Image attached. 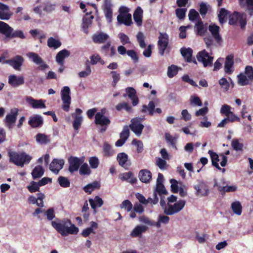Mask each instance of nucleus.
I'll return each instance as SVG.
<instances>
[{"label": "nucleus", "mask_w": 253, "mask_h": 253, "mask_svg": "<svg viewBox=\"0 0 253 253\" xmlns=\"http://www.w3.org/2000/svg\"><path fill=\"white\" fill-rule=\"evenodd\" d=\"M51 225L63 236H66L69 234H76L79 231L78 228L72 224L69 219L62 220L59 223L52 221Z\"/></svg>", "instance_id": "nucleus-1"}, {"label": "nucleus", "mask_w": 253, "mask_h": 253, "mask_svg": "<svg viewBox=\"0 0 253 253\" xmlns=\"http://www.w3.org/2000/svg\"><path fill=\"white\" fill-rule=\"evenodd\" d=\"M93 8L94 9L96 8L95 4L87 3V5H86L82 2H80V8L83 10L84 12L85 13L83 18L82 28L86 34L88 33V28L91 26L92 20L94 18L93 15H92Z\"/></svg>", "instance_id": "nucleus-2"}, {"label": "nucleus", "mask_w": 253, "mask_h": 253, "mask_svg": "<svg viewBox=\"0 0 253 253\" xmlns=\"http://www.w3.org/2000/svg\"><path fill=\"white\" fill-rule=\"evenodd\" d=\"M9 162L17 166L23 167L25 164H28L32 157L25 152H8Z\"/></svg>", "instance_id": "nucleus-3"}, {"label": "nucleus", "mask_w": 253, "mask_h": 253, "mask_svg": "<svg viewBox=\"0 0 253 253\" xmlns=\"http://www.w3.org/2000/svg\"><path fill=\"white\" fill-rule=\"evenodd\" d=\"M231 107L227 104H224L220 109V113L226 116L218 124V127H224L229 122H240V118L231 111Z\"/></svg>", "instance_id": "nucleus-4"}, {"label": "nucleus", "mask_w": 253, "mask_h": 253, "mask_svg": "<svg viewBox=\"0 0 253 253\" xmlns=\"http://www.w3.org/2000/svg\"><path fill=\"white\" fill-rule=\"evenodd\" d=\"M0 33L4 35L6 39H11L19 38L21 39L25 38L23 32L21 30L13 31V29L8 24L0 21Z\"/></svg>", "instance_id": "nucleus-5"}, {"label": "nucleus", "mask_w": 253, "mask_h": 253, "mask_svg": "<svg viewBox=\"0 0 253 253\" xmlns=\"http://www.w3.org/2000/svg\"><path fill=\"white\" fill-rule=\"evenodd\" d=\"M229 24L231 25H240L241 28L244 29L247 24V16L244 13L235 11L230 15Z\"/></svg>", "instance_id": "nucleus-6"}, {"label": "nucleus", "mask_w": 253, "mask_h": 253, "mask_svg": "<svg viewBox=\"0 0 253 253\" xmlns=\"http://www.w3.org/2000/svg\"><path fill=\"white\" fill-rule=\"evenodd\" d=\"M94 122L96 125L102 126L99 129V132L103 133L106 130L107 126L111 123V121L108 117L104 116L102 113L97 112L95 115Z\"/></svg>", "instance_id": "nucleus-7"}, {"label": "nucleus", "mask_w": 253, "mask_h": 253, "mask_svg": "<svg viewBox=\"0 0 253 253\" xmlns=\"http://www.w3.org/2000/svg\"><path fill=\"white\" fill-rule=\"evenodd\" d=\"M70 94V88L67 86H64L61 90V99L63 102L62 108L66 112L69 111L71 104V98Z\"/></svg>", "instance_id": "nucleus-8"}, {"label": "nucleus", "mask_w": 253, "mask_h": 253, "mask_svg": "<svg viewBox=\"0 0 253 253\" xmlns=\"http://www.w3.org/2000/svg\"><path fill=\"white\" fill-rule=\"evenodd\" d=\"M197 59L199 62L203 63L204 67H211L212 65L213 57L210 56L206 50L198 52Z\"/></svg>", "instance_id": "nucleus-9"}, {"label": "nucleus", "mask_w": 253, "mask_h": 253, "mask_svg": "<svg viewBox=\"0 0 253 253\" xmlns=\"http://www.w3.org/2000/svg\"><path fill=\"white\" fill-rule=\"evenodd\" d=\"M169 36L166 33H160L158 47L159 54L163 56L169 44Z\"/></svg>", "instance_id": "nucleus-10"}, {"label": "nucleus", "mask_w": 253, "mask_h": 253, "mask_svg": "<svg viewBox=\"0 0 253 253\" xmlns=\"http://www.w3.org/2000/svg\"><path fill=\"white\" fill-rule=\"evenodd\" d=\"M185 201L184 200H180L175 203L173 205H169L168 207H166L164 210V212L167 215H172L180 211L184 207Z\"/></svg>", "instance_id": "nucleus-11"}, {"label": "nucleus", "mask_w": 253, "mask_h": 253, "mask_svg": "<svg viewBox=\"0 0 253 253\" xmlns=\"http://www.w3.org/2000/svg\"><path fill=\"white\" fill-rule=\"evenodd\" d=\"M143 119L140 118H135L131 121V124L129 127L131 130L137 135H140L144 128V126L141 122Z\"/></svg>", "instance_id": "nucleus-12"}, {"label": "nucleus", "mask_w": 253, "mask_h": 253, "mask_svg": "<svg viewBox=\"0 0 253 253\" xmlns=\"http://www.w3.org/2000/svg\"><path fill=\"white\" fill-rule=\"evenodd\" d=\"M23 61L24 59L21 56L16 55L12 59L4 60L3 61V63L8 64L11 66L13 67L15 70H20Z\"/></svg>", "instance_id": "nucleus-13"}, {"label": "nucleus", "mask_w": 253, "mask_h": 253, "mask_svg": "<svg viewBox=\"0 0 253 253\" xmlns=\"http://www.w3.org/2000/svg\"><path fill=\"white\" fill-rule=\"evenodd\" d=\"M65 161L63 159H54L49 165L50 170L55 174H58L63 168Z\"/></svg>", "instance_id": "nucleus-14"}, {"label": "nucleus", "mask_w": 253, "mask_h": 253, "mask_svg": "<svg viewBox=\"0 0 253 253\" xmlns=\"http://www.w3.org/2000/svg\"><path fill=\"white\" fill-rule=\"evenodd\" d=\"M196 190V195L200 196H206L209 193L208 185L203 181H199L194 187Z\"/></svg>", "instance_id": "nucleus-15"}, {"label": "nucleus", "mask_w": 253, "mask_h": 253, "mask_svg": "<svg viewBox=\"0 0 253 253\" xmlns=\"http://www.w3.org/2000/svg\"><path fill=\"white\" fill-rule=\"evenodd\" d=\"M220 28L215 24H211L209 26V30L215 41L219 43L222 42V38L219 34Z\"/></svg>", "instance_id": "nucleus-16"}, {"label": "nucleus", "mask_w": 253, "mask_h": 253, "mask_svg": "<svg viewBox=\"0 0 253 253\" xmlns=\"http://www.w3.org/2000/svg\"><path fill=\"white\" fill-rule=\"evenodd\" d=\"M37 197L34 196H30L28 199L29 203L36 204L38 207L42 208L43 207V200L45 198L44 195L42 193H38L37 194Z\"/></svg>", "instance_id": "nucleus-17"}, {"label": "nucleus", "mask_w": 253, "mask_h": 253, "mask_svg": "<svg viewBox=\"0 0 253 253\" xmlns=\"http://www.w3.org/2000/svg\"><path fill=\"white\" fill-rule=\"evenodd\" d=\"M126 94H124V97L127 96L132 101L133 106H136L139 102L138 97L136 95L135 89L132 87H128L126 88Z\"/></svg>", "instance_id": "nucleus-18"}, {"label": "nucleus", "mask_w": 253, "mask_h": 253, "mask_svg": "<svg viewBox=\"0 0 253 253\" xmlns=\"http://www.w3.org/2000/svg\"><path fill=\"white\" fill-rule=\"evenodd\" d=\"M119 164L126 169H128L130 166V162L128 160V156L125 153H120L117 157Z\"/></svg>", "instance_id": "nucleus-19"}, {"label": "nucleus", "mask_w": 253, "mask_h": 253, "mask_svg": "<svg viewBox=\"0 0 253 253\" xmlns=\"http://www.w3.org/2000/svg\"><path fill=\"white\" fill-rule=\"evenodd\" d=\"M12 13L10 11L9 7L3 3H0V19L9 20Z\"/></svg>", "instance_id": "nucleus-20"}, {"label": "nucleus", "mask_w": 253, "mask_h": 253, "mask_svg": "<svg viewBox=\"0 0 253 253\" xmlns=\"http://www.w3.org/2000/svg\"><path fill=\"white\" fill-rule=\"evenodd\" d=\"M18 114V110L17 108H14L11 110L10 113L8 114L5 119V122L7 126L10 127L11 125L14 124L16 122L17 117Z\"/></svg>", "instance_id": "nucleus-21"}, {"label": "nucleus", "mask_w": 253, "mask_h": 253, "mask_svg": "<svg viewBox=\"0 0 253 253\" xmlns=\"http://www.w3.org/2000/svg\"><path fill=\"white\" fill-rule=\"evenodd\" d=\"M109 38L108 34L102 32H97L92 36V40L95 43H105Z\"/></svg>", "instance_id": "nucleus-22"}, {"label": "nucleus", "mask_w": 253, "mask_h": 253, "mask_svg": "<svg viewBox=\"0 0 253 253\" xmlns=\"http://www.w3.org/2000/svg\"><path fill=\"white\" fill-rule=\"evenodd\" d=\"M155 103L152 101L149 102L148 106L146 105H143L142 106L141 112L142 113H145L148 111L150 116H153L155 111L159 114L162 113V110L160 108H157L155 110Z\"/></svg>", "instance_id": "nucleus-23"}, {"label": "nucleus", "mask_w": 253, "mask_h": 253, "mask_svg": "<svg viewBox=\"0 0 253 253\" xmlns=\"http://www.w3.org/2000/svg\"><path fill=\"white\" fill-rule=\"evenodd\" d=\"M68 161L69 164L68 170L72 173L77 171L79 169V158L70 156L68 158Z\"/></svg>", "instance_id": "nucleus-24"}, {"label": "nucleus", "mask_w": 253, "mask_h": 253, "mask_svg": "<svg viewBox=\"0 0 253 253\" xmlns=\"http://www.w3.org/2000/svg\"><path fill=\"white\" fill-rule=\"evenodd\" d=\"M28 57L30 58L34 63L38 65L42 64L40 68L43 70L47 67V65L46 64L43 63V60L40 56L34 52H29L27 54Z\"/></svg>", "instance_id": "nucleus-25"}, {"label": "nucleus", "mask_w": 253, "mask_h": 253, "mask_svg": "<svg viewBox=\"0 0 253 253\" xmlns=\"http://www.w3.org/2000/svg\"><path fill=\"white\" fill-rule=\"evenodd\" d=\"M43 123V121L42 117L38 115L30 117L28 122L29 125L33 128L41 127Z\"/></svg>", "instance_id": "nucleus-26"}, {"label": "nucleus", "mask_w": 253, "mask_h": 253, "mask_svg": "<svg viewBox=\"0 0 253 253\" xmlns=\"http://www.w3.org/2000/svg\"><path fill=\"white\" fill-rule=\"evenodd\" d=\"M8 83L12 87H17L24 83V79L22 76L17 77L15 75H11L8 77Z\"/></svg>", "instance_id": "nucleus-27"}, {"label": "nucleus", "mask_w": 253, "mask_h": 253, "mask_svg": "<svg viewBox=\"0 0 253 253\" xmlns=\"http://www.w3.org/2000/svg\"><path fill=\"white\" fill-rule=\"evenodd\" d=\"M180 52L186 62L189 63L192 62L194 64H197L196 60L195 59L192 60L193 50L191 48H182L180 50Z\"/></svg>", "instance_id": "nucleus-28"}, {"label": "nucleus", "mask_w": 253, "mask_h": 253, "mask_svg": "<svg viewBox=\"0 0 253 253\" xmlns=\"http://www.w3.org/2000/svg\"><path fill=\"white\" fill-rule=\"evenodd\" d=\"M138 176L142 182L148 183L152 179V173L148 169H141L139 172Z\"/></svg>", "instance_id": "nucleus-29"}, {"label": "nucleus", "mask_w": 253, "mask_h": 253, "mask_svg": "<svg viewBox=\"0 0 253 253\" xmlns=\"http://www.w3.org/2000/svg\"><path fill=\"white\" fill-rule=\"evenodd\" d=\"M88 201L94 214L97 212L96 208L101 207L104 203L102 199L98 196H96L94 199H89Z\"/></svg>", "instance_id": "nucleus-30"}, {"label": "nucleus", "mask_w": 253, "mask_h": 253, "mask_svg": "<svg viewBox=\"0 0 253 253\" xmlns=\"http://www.w3.org/2000/svg\"><path fill=\"white\" fill-rule=\"evenodd\" d=\"M27 103L32 106L33 108H45L44 102L41 99L36 100L32 97H27L26 98Z\"/></svg>", "instance_id": "nucleus-31"}, {"label": "nucleus", "mask_w": 253, "mask_h": 253, "mask_svg": "<svg viewBox=\"0 0 253 253\" xmlns=\"http://www.w3.org/2000/svg\"><path fill=\"white\" fill-rule=\"evenodd\" d=\"M148 228L145 225H137L131 232L130 236L132 238L140 237L142 233H145Z\"/></svg>", "instance_id": "nucleus-32"}, {"label": "nucleus", "mask_w": 253, "mask_h": 253, "mask_svg": "<svg viewBox=\"0 0 253 253\" xmlns=\"http://www.w3.org/2000/svg\"><path fill=\"white\" fill-rule=\"evenodd\" d=\"M234 64L233 56L232 55H228L225 59L224 65V71L227 74H231L233 71V66Z\"/></svg>", "instance_id": "nucleus-33"}, {"label": "nucleus", "mask_w": 253, "mask_h": 253, "mask_svg": "<svg viewBox=\"0 0 253 253\" xmlns=\"http://www.w3.org/2000/svg\"><path fill=\"white\" fill-rule=\"evenodd\" d=\"M117 20L119 23H123L126 26H130L132 23L130 14H120L117 16Z\"/></svg>", "instance_id": "nucleus-34"}, {"label": "nucleus", "mask_w": 253, "mask_h": 253, "mask_svg": "<svg viewBox=\"0 0 253 253\" xmlns=\"http://www.w3.org/2000/svg\"><path fill=\"white\" fill-rule=\"evenodd\" d=\"M241 6L246 7V10L249 14L253 16V0H239Z\"/></svg>", "instance_id": "nucleus-35"}, {"label": "nucleus", "mask_w": 253, "mask_h": 253, "mask_svg": "<svg viewBox=\"0 0 253 253\" xmlns=\"http://www.w3.org/2000/svg\"><path fill=\"white\" fill-rule=\"evenodd\" d=\"M142 14L143 10L142 8L139 6L136 8L133 13V19L138 26H140L142 25Z\"/></svg>", "instance_id": "nucleus-36"}, {"label": "nucleus", "mask_w": 253, "mask_h": 253, "mask_svg": "<svg viewBox=\"0 0 253 253\" xmlns=\"http://www.w3.org/2000/svg\"><path fill=\"white\" fill-rule=\"evenodd\" d=\"M132 175V172L129 171L121 174L119 177L122 181H127L133 184L136 183L137 179L136 177H133Z\"/></svg>", "instance_id": "nucleus-37"}, {"label": "nucleus", "mask_w": 253, "mask_h": 253, "mask_svg": "<svg viewBox=\"0 0 253 253\" xmlns=\"http://www.w3.org/2000/svg\"><path fill=\"white\" fill-rule=\"evenodd\" d=\"M71 118L73 120V126L78 133V130L79 128V108H77L75 110V112L71 115Z\"/></svg>", "instance_id": "nucleus-38"}, {"label": "nucleus", "mask_w": 253, "mask_h": 253, "mask_svg": "<svg viewBox=\"0 0 253 253\" xmlns=\"http://www.w3.org/2000/svg\"><path fill=\"white\" fill-rule=\"evenodd\" d=\"M70 52L64 49L59 51L56 56V60L60 65H63L64 59L69 56Z\"/></svg>", "instance_id": "nucleus-39"}, {"label": "nucleus", "mask_w": 253, "mask_h": 253, "mask_svg": "<svg viewBox=\"0 0 253 253\" xmlns=\"http://www.w3.org/2000/svg\"><path fill=\"white\" fill-rule=\"evenodd\" d=\"M103 155L107 157H111L115 154L112 146L107 142H105L103 144Z\"/></svg>", "instance_id": "nucleus-40"}, {"label": "nucleus", "mask_w": 253, "mask_h": 253, "mask_svg": "<svg viewBox=\"0 0 253 253\" xmlns=\"http://www.w3.org/2000/svg\"><path fill=\"white\" fill-rule=\"evenodd\" d=\"M36 140L41 144H47L50 141L49 136L43 133H38L36 136Z\"/></svg>", "instance_id": "nucleus-41"}, {"label": "nucleus", "mask_w": 253, "mask_h": 253, "mask_svg": "<svg viewBox=\"0 0 253 253\" xmlns=\"http://www.w3.org/2000/svg\"><path fill=\"white\" fill-rule=\"evenodd\" d=\"M100 184L99 182L95 181L84 187V191L88 194H90L95 189H99Z\"/></svg>", "instance_id": "nucleus-42"}, {"label": "nucleus", "mask_w": 253, "mask_h": 253, "mask_svg": "<svg viewBox=\"0 0 253 253\" xmlns=\"http://www.w3.org/2000/svg\"><path fill=\"white\" fill-rule=\"evenodd\" d=\"M208 153L211 156L212 166L218 169H221L218 163V162L219 161L218 155L212 150H209Z\"/></svg>", "instance_id": "nucleus-43"}, {"label": "nucleus", "mask_w": 253, "mask_h": 253, "mask_svg": "<svg viewBox=\"0 0 253 253\" xmlns=\"http://www.w3.org/2000/svg\"><path fill=\"white\" fill-rule=\"evenodd\" d=\"M195 26L196 28L197 35L203 36L207 32V29L204 26L201 19L196 24Z\"/></svg>", "instance_id": "nucleus-44"}, {"label": "nucleus", "mask_w": 253, "mask_h": 253, "mask_svg": "<svg viewBox=\"0 0 253 253\" xmlns=\"http://www.w3.org/2000/svg\"><path fill=\"white\" fill-rule=\"evenodd\" d=\"M44 173V169L41 166H36L32 172L33 179H36L42 176Z\"/></svg>", "instance_id": "nucleus-45"}, {"label": "nucleus", "mask_w": 253, "mask_h": 253, "mask_svg": "<svg viewBox=\"0 0 253 253\" xmlns=\"http://www.w3.org/2000/svg\"><path fill=\"white\" fill-rule=\"evenodd\" d=\"M231 209L233 212L238 215H240L242 212V206L239 201H235L232 203Z\"/></svg>", "instance_id": "nucleus-46"}, {"label": "nucleus", "mask_w": 253, "mask_h": 253, "mask_svg": "<svg viewBox=\"0 0 253 253\" xmlns=\"http://www.w3.org/2000/svg\"><path fill=\"white\" fill-rule=\"evenodd\" d=\"M226 183L227 182L223 178H220L218 181L214 179L213 187H216L218 191L221 194Z\"/></svg>", "instance_id": "nucleus-47"}, {"label": "nucleus", "mask_w": 253, "mask_h": 253, "mask_svg": "<svg viewBox=\"0 0 253 253\" xmlns=\"http://www.w3.org/2000/svg\"><path fill=\"white\" fill-rule=\"evenodd\" d=\"M47 45L50 48H58L61 45V42L54 38L50 37L47 40Z\"/></svg>", "instance_id": "nucleus-48"}, {"label": "nucleus", "mask_w": 253, "mask_h": 253, "mask_svg": "<svg viewBox=\"0 0 253 253\" xmlns=\"http://www.w3.org/2000/svg\"><path fill=\"white\" fill-rule=\"evenodd\" d=\"M55 4H52L49 0H47L42 3V7L44 11L50 13L55 10Z\"/></svg>", "instance_id": "nucleus-49"}, {"label": "nucleus", "mask_w": 253, "mask_h": 253, "mask_svg": "<svg viewBox=\"0 0 253 253\" xmlns=\"http://www.w3.org/2000/svg\"><path fill=\"white\" fill-rule=\"evenodd\" d=\"M104 11L105 13V17L108 21L109 22H111L113 12L111 8V5L110 3H106L105 5Z\"/></svg>", "instance_id": "nucleus-50"}, {"label": "nucleus", "mask_w": 253, "mask_h": 253, "mask_svg": "<svg viewBox=\"0 0 253 253\" xmlns=\"http://www.w3.org/2000/svg\"><path fill=\"white\" fill-rule=\"evenodd\" d=\"M178 72V68L177 66L174 65H171L168 67L167 72L168 76L170 78H172L177 75Z\"/></svg>", "instance_id": "nucleus-51"}, {"label": "nucleus", "mask_w": 253, "mask_h": 253, "mask_svg": "<svg viewBox=\"0 0 253 253\" xmlns=\"http://www.w3.org/2000/svg\"><path fill=\"white\" fill-rule=\"evenodd\" d=\"M145 37L143 33L141 32H139L136 35L137 41L139 43L140 47L142 48L146 47V43L145 42Z\"/></svg>", "instance_id": "nucleus-52"}, {"label": "nucleus", "mask_w": 253, "mask_h": 253, "mask_svg": "<svg viewBox=\"0 0 253 253\" xmlns=\"http://www.w3.org/2000/svg\"><path fill=\"white\" fill-rule=\"evenodd\" d=\"M231 146L233 150L236 151H242L243 150L244 144L240 143L237 139H234L231 142Z\"/></svg>", "instance_id": "nucleus-53"}, {"label": "nucleus", "mask_w": 253, "mask_h": 253, "mask_svg": "<svg viewBox=\"0 0 253 253\" xmlns=\"http://www.w3.org/2000/svg\"><path fill=\"white\" fill-rule=\"evenodd\" d=\"M238 84L242 86L248 85L250 84L249 79L245 74L243 73L240 74L238 76Z\"/></svg>", "instance_id": "nucleus-54"}, {"label": "nucleus", "mask_w": 253, "mask_h": 253, "mask_svg": "<svg viewBox=\"0 0 253 253\" xmlns=\"http://www.w3.org/2000/svg\"><path fill=\"white\" fill-rule=\"evenodd\" d=\"M116 109L117 110L119 111L123 109L126 110L128 112H131L132 111L131 107L126 102L119 103L116 106Z\"/></svg>", "instance_id": "nucleus-55"}, {"label": "nucleus", "mask_w": 253, "mask_h": 253, "mask_svg": "<svg viewBox=\"0 0 253 253\" xmlns=\"http://www.w3.org/2000/svg\"><path fill=\"white\" fill-rule=\"evenodd\" d=\"M58 182L60 186L64 188H67L70 186V182L68 178L60 176L58 178Z\"/></svg>", "instance_id": "nucleus-56"}, {"label": "nucleus", "mask_w": 253, "mask_h": 253, "mask_svg": "<svg viewBox=\"0 0 253 253\" xmlns=\"http://www.w3.org/2000/svg\"><path fill=\"white\" fill-rule=\"evenodd\" d=\"M40 185L38 182L32 181L30 183V185L27 186V189L30 193H34L37 191H39Z\"/></svg>", "instance_id": "nucleus-57"}, {"label": "nucleus", "mask_w": 253, "mask_h": 253, "mask_svg": "<svg viewBox=\"0 0 253 253\" xmlns=\"http://www.w3.org/2000/svg\"><path fill=\"white\" fill-rule=\"evenodd\" d=\"M228 14V11L224 8H222L218 15L219 21L220 24H223L225 22V19Z\"/></svg>", "instance_id": "nucleus-58"}, {"label": "nucleus", "mask_w": 253, "mask_h": 253, "mask_svg": "<svg viewBox=\"0 0 253 253\" xmlns=\"http://www.w3.org/2000/svg\"><path fill=\"white\" fill-rule=\"evenodd\" d=\"M165 138L167 142L169 143L173 148H174L176 150H177V147L176 146V139L175 137H172V136H171L169 133H166Z\"/></svg>", "instance_id": "nucleus-59"}, {"label": "nucleus", "mask_w": 253, "mask_h": 253, "mask_svg": "<svg viewBox=\"0 0 253 253\" xmlns=\"http://www.w3.org/2000/svg\"><path fill=\"white\" fill-rule=\"evenodd\" d=\"M133 206L131 202L128 200H124L120 205L121 209H125L127 211H130Z\"/></svg>", "instance_id": "nucleus-60"}, {"label": "nucleus", "mask_w": 253, "mask_h": 253, "mask_svg": "<svg viewBox=\"0 0 253 253\" xmlns=\"http://www.w3.org/2000/svg\"><path fill=\"white\" fill-rule=\"evenodd\" d=\"M155 192L156 193H158L160 196H161L162 194L167 195L168 194L163 184H156V188Z\"/></svg>", "instance_id": "nucleus-61"}, {"label": "nucleus", "mask_w": 253, "mask_h": 253, "mask_svg": "<svg viewBox=\"0 0 253 253\" xmlns=\"http://www.w3.org/2000/svg\"><path fill=\"white\" fill-rule=\"evenodd\" d=\"M245 74L250 81L253 82V67L252 66L248 65L245 67Z\"/></svg>", "instance_id": "nucleus-62"}, {"label": "nucleus", "mask_w": 253, "mask_h": 253, "mask_svg": "<svg viewBox=\"0 0 253 253\" xmlns=\"http://www.w3.org/2000/svg\"><path fill=\"white\" fill-rule=\"evenodd\" d=\"M89 164L92 169H96L98 167L99 162L97 157H92L89 158Z\"/></svg>", "instance_id": "nucleus-63"}, {"label": "nucleus", "mask_w": 253, "mask_h": 253, "mask_svg": "<svg viewBox=\"0 0 253 253\" xmlns=\"http://www.w3.org/2000/svg\"><path fill=\"white\" fill-rule=\"evenodd\" d=\"M218 83L224 91H227L228 90L230 85L226 78H221L219 80Z\"/></svg>", "instance_id": "nucleus-64"}]
</instances>
